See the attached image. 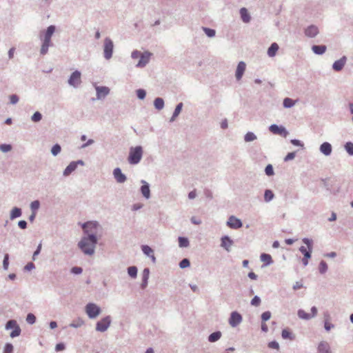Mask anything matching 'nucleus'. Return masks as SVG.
<instances>
[{"label": "nucleus", "instance_id": "1", "mask_svg": "<svg viewBox=\"0 0 353 353\" xmlns=\"http://www.w3.org/2000/svg\"><path fill=\"white\" fill-rule=\"evenodd\" d=\"M97 243V237L93 234H90L88 237L82 238L79 243V247L84 254L92 255L94 253Z\"/></svg>", "mask_w": 353, "mask_h": 353}, {"label": "nucleus", "instance_id": "2", "mask_svg": "<svg viewBox=\"0 0 353 353\" xmlns=\"http://www.w3.org/2000/svg\"><path fill=\"white\" fill-rule=\"evenodd\" d=\"M303 242L307 245V248L301 246L299 248V250L304 255L302 262L303 264L306 266L308 264L309 259L311 258V253L312 252V241L305 238L303 239Z\"/></svg>", "mask_w": 353, "mask_h": 353}, {"label": "nucleus", "instance_id": "3", "mask_svg": "<svg viewBox=\"0 0 353 353\" xmlns=\"http://www.w3.org/2000/svg\"><path fill=\"white\" fill-rule=\"evenodd\" d=\"M143 155V150L141 146H137L134 148H131L130 149L129 156H128V162L130 164H137L138 163Z\"/></svg>", "mask_w": 353, "mask_h": 353}, {"label": "nucleus", "instance_id": "4", "mask_svg": "<svg viewBox=\"0 0 353 353\" xmlns=\"http://www.w3.org/2000/svg\"><path fill=\"white\" fill-rule=\"evenodd\" d=\"M103 57L106 60L112 57L114 52V43L110 37H105L103 45Z\"/></svg>", "mask_w": 353, "mask_h": 353}, {"label": "nucleus", "instance_id": "5", "mask_svg": "<svg viewBox=\"0 0 353 353\" xmlns=\"http://www.w3.org/2000/svg\"><path fill=\"white\" fill-rule=\"evenodd\" d=\"M98 223L95 221H88L82 225L83 230L85 234H88V236H90V234H93L96 236L97 228H98Z\"/></svg>", "mask_w": 353, "mask_h": 353}, {"label": "nucleus", "instance_id": "6", "mask_svg": "<svg viewBox=\"0 0 353 353\" xmlns=\"http://www.w3.org/2000/svg\"><path fill=\"white\" fill-rule=\"evenodd\" d=\"M85 312L90 319L96 318L101 312V309L94 303H88L85 306Z\"/></svg>", "mask_w": 353, "mask_h": 353}, {"label": "nucleus", "instance_id": "7", "mask_svg": "<svg viewBox=\"0 0 353 353\" xmlns=\"http://www.w3.org/2000/svg\"><path fill=\"white\" fill-rule=\"evenodd\" d=\"M81 72L79 70H75L70 74L68 79V84L74 88L77 87L81 83Z\"/></svg>", "mask_w": 353, "mask_h": 353}, {"label": "nucleus", "instance_id": "8", "mask_svg": "<svg viewBox=\"0 0 353 353\" xmlns=\"http://www.w3.org/2000/svg\"><path fill=\"white\" fill-rule=\"evenodd\" d=\"M6 327L7 330L13 328L12 332L10 333V336L12 338H14V337H16V336H18L20 335L21 329L18 326V325L17 324V322L15 321L10 320V321H8V323H6Z\"/></svg>", "mask_w": 353, "mask_h": 353}, {"label": "nucleus", "instance_id": "9", "mask_svg": "<svg viewBox=\"0 0 353 353\" xmlns=\"http://www.w3.org/2000/svg\"><path fill=\"white\" fill-rule=\"evenodd\" d=\"M111 319L110 316H105L97 322L96 330L99 332H105L110 326Z\"/></svg>", "mask_w": 353, "mask_h": 353}, {"label": "nucleus", "instance_id": "10", "mask_svg": "<svg viewBox=\"0 0 353 353\" xmlns=\"http://www.w3.org/2000/svg\"><path fill=\"white\" fill-rule=\"evenodd\" d=\"M152 55V54L148 51L143 52L140 56L139 61L137 63L136 66L137 68H144L149 63Z\"/></svg>", "mask_w": 353, "mask_h": 353}, {"label": "nucleus", "instance_id": "11", "mask_svg": "<svg viewBox=\"0 0 353 353\" xmlns=\"http://www.w3.org/2000/svg\"><path fill=\"white\" fill-rule=\"evenodd\" d=\"M40 38L42 41L40 54L41 55H45L48 53L49 47L52 46L53 44L50 39L42 37V34L40 35Z\"/></svg>", "mask_w": 353, "mask_h": 353}, {"label": "nucleus", "instance_id": "12", "mask_svg": "<svg viewBox=\"0 0 353 353\" xmlns=\"http://www.w3.org/2000/svg\"><path fill=\"white\" fill-rule=\"evenodd\" d=\"M242 321L241 315L237 312H232L229 319V324L232 327H236Z\"/></svg>", "mask_w": 353, "mask_h": 353}, {"label": "nucleus", "instance_id": "13", "mask_svg": "<svg viewBox=\"0 0 353 353\" xmlns=\"http://www.w3.org/2000/svg\"><path fill=\"white\" fill-rule=\"evenodd\" d=\"M312 314L307 313L303 310H299L298 311V316L299 318L305 320H308L314 316H315L317 314V309L316 307H312L311 309Z\"/></svg>", "mask_w": 353, "mask_h": 353}, {"label": "nucleus", "instance_id": "14", "mask_svg": "<svg viewBox=\"0 0 353 353\" xmlns=\"http://www.w3.org/2000/svg\"><path fill=\"white\" fill-rule=\"evenodd\" d=\"M246 68V64L244 61H240L239 62L236 72H235V77L237 81H239L241 79Z\"/></svg>", "mask_w": 353, "mask_h": 353}, {"label": "nucleus", "instance_id": "15", "mask_svg": "<svg viewBox=\"0 0 353 353\" xmlns=\"http://www.w3.org/2000/svg\"><path fill=\"white\" fill-rule=\"evenodd\" d=\"M228 227L232 229H238L242 227V223L240 219L234 216H230L227 222Z\"/></svg>", "mask_w": 353, "mask_h": 353}, {"label": "nucleus", "instance_id": "16", "mask_svg": "<svg viewBox=\"0 0 353 353\" xmlns=\"http://www.w3.org/2000/svg\"><path fill=\"white\" fill-rule=\"evenodd\" d=\"M319 28L314 25H310L305 29L304 33L306 37L314 38L319 34Z\"/></svg>", "mask_w": 353, "mask_h": 353}, {"label": "nucleus", "instance_id": "17", "mask_svg": "<svg viewBox=\"0 0 353 353\" xmlns=\"http://www.w3.org/2000/svg\"><path fill=\"white\" fill-rule=\"evenodd\" d=\"M347 57L345 56H343L341 59L334 62L332 69L336 72L341 71L345 65Z\"/></svg>", "mask_w": 353, "mask_h": 353}, {"label": "nucleus", "instance_id": "18", "mask_svg": "<svg viewBox=\"0 0 353 353\" xmlns=\"http://www.w3.org/2000/svg\"><path fill=\"white\" fill-rule=\"evenodd\" d=\"M114 176L118 183H123L126 180L125 176L121 172L120 168H117L114 170Z\"/></svg>", "mask_w": 353, "mask_h": 353}, {"label": "nucleus", "instance_id": "19", "mask_svg": "<svg viewBox=\"0 0 353 353\" xmlns=\"http://www.w3.org/2000/svg\"><path fill=\"white\" fill-rule=\"evenodd\" d=\"M327 47L325 45H314L312 46L313 52L318 55L324 54L326 51Z\"/></svg>", "mask_w": 353, "mask_h": 353}, {"label": "nucleus", "instance_id": "20", "mask_svg": "<svg viewBox=\"0 0 353 353\" xmlns=\"http://www.w3.org/2000/svg\"><path fill=\"white\" fill-rule=\"evenodd\" d=\"M233 244V241L227 236L221 238V247L225 249L227 251H230V248Z\"/></svg>", "mask_w": 353, "mask_h": 353}, {"label": "nucleus", "instance_id": "21", "mask_svg": "<svg viewBox=\"0 0 353 353\" xmlns=\"http://www.w3.org/2000/svg\"><path fill=\"white\" fill-rule=\"evenodd\" d=\"M241 18L244 23L250 21L251 17L245 8H241L239 11Z\"/></svg>", "mask_w": 353, "mask_h": 353}, {"label": "nucleus", "instance_id": "22", "mask_svg": "<svg viewBox=\"0 0 353 353\" xmlns=\"http://www.w3.org/2000/svg\"><path fill=\"white\" fill-rule=\"evenodd\" d=\"M279 48V45L276 43H272L268 49V55L270 57H274L276 55Z\"/></svg>", "mask_w": 353, "mask_h": 353}, {"label": "nucleus", "instance_id": "23", "mask_svg": "<svg viewBox=\"0 0 353 353\" xmlns=\"http://www.w3.org/2000/svg\"><path fill=\"white\" fill-rule=\"evenodd\" d=\"M320 150L325 155H330L332 152V146L329 143L325 142L321 144Z\"/></svg>", "mask_w": 353, "mask_h": 353}, {"label": "nucleus", "instance_id": "24", "mask_svg": "<svg viewBox=\"0 0 353 353\" xmlns=\"http://www.w3.org/2000/svg\"><path fill=\"white\" fill-rule=\"evenodd\" d=\"M142 251L143 252V253L145 254H146L147 256H149L151 257L152 259V261L153 263H155L156 261V259L153 254V250L152 249L149 247L148 245H143L142 246Z\"/></svg>", "mask_w": 353, "mask_h": 353}, {"label": "nucleus", "instance_id": "25", "mask_svg": "<svg viewBox=\"0 0 353 353\" xmlns=\"http://www.w3.org/2000/svg\"><path fill=\"white\" fill-rule=\"evenodd\" d=\"M77 167V162H71L68 166L67 168L65 169L64 172H63V174L65 176H68L69 174H70L73 171H74L76 170Z\"/></svg>", "mask_w": 353, "mask_h": 353}, {"label": "nucleus", "instance_id": "26", "mask_svg": "<svg viewBox=\"0 0 353 353\" xmlns=\"http://www.w3.org/2000/svg\"><path fill=\"white\" fill-rule=\"evenodd\" d=\"M55 29L56 28L53 25L48 26L45 32L43 33V35H42V37L51 39L53 34L55 32Z\"/></svg>", "mask_w": 353, "mask_h": 353}, {"label": "nucleus", "instance_id": "27", "mask_svg": "<svg viewBox=\"0 0 353 353\" xmlns=\"http://www.w3.org/2000/svg\"><path fill=\"white\" fill-rule=\"evenodd\" d=\"M318 353H330L328 344L325 342L320 343L318 347Z\"/></svg>", "mask_w": 353, "mask_h": 353}, {"label": "nucleus", "instance_id": "28", "mask_svg": "<svg viewBox=\"0 0 353 353\" xmlns=\"http://www.w3.org/2000/svg\"><path fill=\"white\" fill-rule=\"evenodd\" d=\"M261 260L265 263V265H270L272 263V256L270 254L265 253H263L261 255Z\"/></svg>", "mask_w": 353, "mask_h": 353}, {"label": "nucleus", "instance_id": "29", "mask_svg": "<svg viewBox=\"0 0 353 353\" xmlns=\"http://www.w3.org/2000/svg\"><path fill=\"white\" fill-rule=\"evenodd\" d=\"M202 30L205 32V34L207 35V37L212 38L214 37L216 34V31L214 29H212L207 27H202Z\"/></svg>", "mask_w": 353, "mask_h": 353}, {"label": "nucleus", "instance_id": "30", "mask_svg": "<svg viewBox=\"0 0 353 353\" xmlns=\"http://www.w3.org/2000/svg\"><path fill=\"white\" fill-rule=\"evenodd\" d=\"M141 190L142 194L146 199H148L150 197V192L149 185L147 183H145L144 185H143L141 186Z\"/></svg>", "mask_w": 353, "mask_h": 353}, {"label": "nucleus", "instance_id": "31", "mask_svg": "<svg viewBox=\"0 0 353 353\" xmlns=\"http://www.w3.org/2000/svg\"><path fill=\"white\" fill-rule=\"evenodd\" d=\"M21 215V209L18 208H14L10 213V219H14L15 218L19 217Z\"/></svg>", "mask_w": 353, "mask_h": 353}, {"label": "nucleus", "instance_id": "32", "mask_svg": "<svg viewBox=\"0 0 353 353\" xmlns=\"http://www.w3.org/2000/svg\"><path fill=\"white\" fill-rule=\"evenodd\" d=\"M270 130L274 134H281L283 132L285 131L283 128H280L276 125H272L270 126Z\"/></svg>", "mask_w": 353, "mask_h": 353}, {"label": "nucleus", "instance_id": "33", "mask_svg": "<svg viewBox=\"0 0 353 353\" xmlns=\"http://www.w3.org/2000/svg\"><path fill=\"white\" fill-rule=\"evenodd\" d=\"M221 334L220 332H213L209 336V341L210 342H215L220 339Z\"/></svg>", "mask_w": 353, "mask_h": 353}, {"label": "nucleus", "instance_id": "34", "mask_svg": "<svg viewBox=\"0 0 353 353\" xmlns=\"http://www.w3.org/2000/svg\"><path fill=\"white\" fill-rule=\"evenodd\" d=\"M154 105L158 110H161L164 106V101L161 98H157L154 100Z\"/></svg>", "mask_w": 353, "mask_h": 353}, {"label": "nucleus", "instance_id": "35", "mask_svg": "<svg viewBox=\"0 0 353 353\" xmlns=\"http://www.w3.org/2000/svg\"><path fill=\"white\" fill-rule=\"evenodd\" d=\"M179 245L181 248H186L189 245V241L187 238L179 237Z\"/></svg>", "mask_w": 353, "mask_h": 353}, {"label": "nucleus", "instance_id": "36", "mask_svg": "<svg viewBox=\"0 0 353 353\" xmlns=\"http://www.w3.org/2000/svg\"><path fill=\"white\" fill-rule=\"evenodd\" d=\"M295 103L296 101L290 98H285L283 101V105L285 108H291L295 104Z\"/></svg>", "mask_w": 353, "mask_h": 353}, {"label": "nucleus", "instance_id": "37", "mask_svg": "<svg viewBox=\"0 0 353 353\" xmlns=\"http://www.w3.org/2000/svg\"><path fill=\"white\" fill-rule=\"evenodd\" d=\"M274 197V194L273 192L270 190H265V194H264V199H265V201H271Z\"/></svg>", "mask_w": 353, "mask_h": 353}, {"label": "nucleus", "instance_id": "38", "mask_svg": "<svg viewBox=\"0 0 353 353\" xmlns=\"http://www.w3.org/2000/svg\"><path fill=\"white\" fill-rule=\"evenodd\" d=\"M256 139V137L254 135V133L252 132H248L245 135V141L246 142H250V141H252L254 140H255Z\"/></svg>", "mask_w": 353, "mask_h": 353}, {"label": "nucleus", "instance_id": "39", "mask_svg": "<svg viewBox=\"0 0 353 353\" xmlns=\"http://www.w3.org/2000/svg\"><path fill=\"white\" fill-rule=\"evenodd\" d=\"M128 274L131 277L134 278V277H136L137 274V269L134 266H131V267L128 268Z\"/></svg>", "mask_w": 353, "mask_h": 353}, {"label": "nucleus", "instance_id": "40", "mask_svg": "<svg viewBox=\"0 0 353 353\" xmlns=\"http://www.w3.org/2000/svg\"><path fill=\"white\" fill-rule=\"evenodd\" d=\"M319 269L321 273H325L327 270V263L324 261H321Z\"/></svg>", "mask_w": 353, "mask_h": 353}, {"label": "nucleus", "instance_id": "41", "mask_svg": "<svg viewBox=\"0 0 353 353\" xmlns=\"http://www.w3.org/2000/svg\"><path fill=\"white\" fill-rule=\"evenodd\" d=\"M84 324L83 320L79 319L77 321H74L70 323V326L72 327H79Z\"/></svg>", "mask_w": 353, "mask_h": 353}, {"label": "nucleus", "instance_id": "42", "mask_svg": "<svg viewBox=\"0 0 353 353\" xmlns=\"http://www.w3.org/2000/svg\"><path fill=\"white\" fill-rule=\"evenodd\" d=\"M61 146L59 144H55L51 150V152L53 155L56 156L61 152Z\"/></svg>", "mask_w": 353, "mask_h": 353}, {"label": "nucleus", "instance_id": "43", "mask_svg": "<svg viewBox=\"0 0 353 353\" xmlns=\"http://www.w3.org/2000/svg\"><path fill=\"white\" fill-rule=\"evenodd\" d=\"M345 148L349 154L353 155V143H347L345 145Z\"/></svg>", "mask_w": 353, "mask_h": 353}, {"label": "nucleus", "instance_id": "44", "mask_svg": "<svg viewBox=\"0 0 353 353\" xmlns=\"http://www.w3.org/2000/svg\"><path fill=\"white\" fill-rule=\"evenodd\" d=\"M97 91L98 99H101V97H104L105 95L108 94L109 90H97Z\"/></svg>", "mask_w": 353, "mask_h": 353}, {"label": "nucleus", "instance_id": "45", "mask_svg": "<svg viewBox=\"0 0 353 353\" xmlns=\"http://www.w3.org/2000/svg\"><path fill=\"white\" fill-rule=\"evenodd\" d=\"M13 352V345L11 343H6L4 349L3 353H12Z\"/></svg>", "mask_w": 353, "mask_h": 353}, {"label": "nucleus", "instance_id": "46", "mask_svg": "<svg viewBox=\"0 0 353 353\" xmlns=\"http://www.w3.org/2000/svg\"><path fill=\"white\" fill-rule=\"evenodd\" d=\"M182 107H183V103H179L176 105V108L174 110V114H173V117H177L180 114V112H181V111L182 110Z\"/></svg>", "mask_w": 353, "mask_h": 353}, {"label": "nucleus", "instance_id": "47", "mask_svg": "<svg viewBox=\"0 0 353 353\" xmlns=\"http://www.w3.org/2000/svg\"><path fill=\"white\" fill-rule=\"evenodd\" d=\"M12 150V146L9 144H1L0 145V150L3 152H7Z\"/></svg>", "mask_w": 353, "mask_h": 353}, {"label": "nucleus", "instance_id": "48", "mask_svg": "<svg viewBox=\"0 0 353 353\" xmlns=\"http://www.w3.org/2000/svg\"><path fill=\"white\" fill-rule=\"evenodd\" d=\"M42 118L41 114L39 112H36L32 116V121L34 122H38Z\"/></svg>", "mask_w": 353, "mask_h": 353}, {"label": "nucleus", "instance_id": "49", "mask_svg": "<svg viewBox=\"0 0 353 353\" xmlns=\"http://www.w3.org/2000/svg\"><path fill=\"white\" fill-rule=\"evenodd\" d=\"M281 335H282V337H283V339H292V334H291V332H290L288 330H287V329H284V330H283Z\"/></svg>", "mask_w": 353, "mask_h": 353}, {"label": "nucleus", "instance_id": "50", "mask_svg": "<svg viewBox=\"0 0 353 353\" xmlns=\"http://www.w3.org/2000/svg\"><path fill=\"white\" fill-rule=\"evenodd\" d=\"M265 172L268 176L273 175L274 170H273V168H272V165H270V164L268 165L265 168Z\"/></svg>", "mask_w": 353, "mask_h": 353}, {"label": "nucleus", "instance_id": "51", "mask_svg": "<svg viewBox=\"0 0 353 353\" xmlns=\"http://www.w3.org/2000/svg\"><path fill=\"white\" fill-rule=\"evenodd\" d=\"M36 317L32 314H28L26 318V321L30 324H33L35 322Z\"/></svg>", "mask_w": 353, "mask_h": 353}, {"label": "nucleus", "instance_id": "52", "mask_svg": "<svg viewBox=\"0 0 353 353\" xmlns=\"http://www.w3.org/2000/svg\"><path fill=\"white\" fill-rule=\"evenodd\" d=\"M261 303V299L259 296H255L251 301V304L254 306H259Z\"/></svg>", "mask_w": 353, "mask_h": 353}, {"label": "nucleus", "instance_id": "53", "mask_svg": "<svg viewBox=\"0 0 353 353\" xmlns=\"http://www.w3.org/2000/svg\"><path fill=\"white\" fill-rule=\"evenodd\" d=\"M9 264V256L6 254L4 256V259L3 261V265L5 270H8Z\"/></svg>", "mask_w": 353, "mask_h": 353}, {"label": "nucleus", "instance_id": "54", "mask_svg": "<svg viewBox=\"0 0 353 353\" xmlns=\"http://www.w3.org/2000/svg\"><path fill=\"white\" fill-rule=\"evenodd\" d=\"M141 52L137 50H134L132 52L131 57L134 59H138L141 55Z\"/></svg>", "mask_w": 353, "mask_h": 353}, {"label": "nucleus", "instance_id": "55", "mask_svg": "<svg viewBox=\"0 0 353 353\" xmlns=\"http://www.w3.org/2000/svg\"><path fill=\"white\" fill-rule=\"evenodd\" d=\"M189 265H190V261L187 259H184L180 262V267L181 268H185L188 267Z\"/></svg>", "mask_w": 353, "mask_h": 353}, {"label": "nucleus", "instance_id": "56", "mask_svg": "<svg viewBox=\"0 0 353 353\" xmlns=\"http://www.w3.org/2000/svg\"><path fill=\"white\" fill-rule=\"evenodd\" d=\"M271 317V313L270 312H265L261 315V319L263 321H267Z\"/></svg>", "mask_w": 353, "mask_h": 353}, {"label": "nucleus", "instance_id": "57", "mask_svg": "<svg viewBox=\"0 0 353 353\" xmlns=\"http://www.w3.org/2000/svg\"><path fill=\"white\" fill-rule=\"evenodd\" d=\"M268 347L270 348H272V349H276V350H279V345L277 342L276 341H272V342H270L268 343Z\"/></svg>", "mask_w": 353, "mask_h": 353}, {"label": "nucleus", "instance_id": "58", "mask_svg": "<svg viewBox=\"0 0 353 353\" xmlns=\"http://www.w3.org/2000/svg\"><path fill=\"white\" fill-rule=\"evenodd\" d=\"M39 202L38 201H34L31 203V208L33 211H35L39 208Z\"/></svg>", "mask_w": 353, "mask_h": 353}, {"label": "nucleus", "instance_id": "59", "mask_svg": "<svg viewBox=\"0 0 353 353\" xmlns=\"http://www.w3.org/2000/svg\"><path fill=\"white\" fill-rule=\"evenodd\" d=\"M295 157V153L294 152H290L288 153L286 157H285L284 160L285 161H290L293 159Z\"/></svg>", "mask_w": 353, "mask_h": 353}, {"label": "nucleus", "instance_id": "60", "mask_svg": "<svg viewBox=\"0 0 353 353\" xmlns=\"http://www.w3.org/2000/svg\"><path fill=\"white\" fill-rule=\"evenodd\" d=\"M14 52H15V48H14V47L11 48L8 50V58H9L10 59H13Z\"/></svg>", "mask_w": 353, "mask_h": 353}, {"label": "nucleus", "instance_id": "61", "mask_svg": "<svg viewBox=\"0 0 353 353\" xmlns=\"http://www.w3.org/2000/svg\"><path fill=\"white\" fill-rule=\"evenodd\" d=\"M71 271L72 273L78 274L82 272V268L79 267H74L72 268Z\"/></svg>", "mask_w": 353, "mask_h": 353}, {"label": "nucleus", "instance_id": "62", "mask_svg": "<svg viewBox=\"0 0 353 353\" xmlns=\"http://www.w3.org/2000/svg\"><path fill=\"white\" fill-rule=\"evenodd\" d=\"M10 103L15 104L18 102L19 98L17 95H12L10 97Z\"/></svg>", "mask_w": 353, "mask_h": 353}, {"label": "nucleus", "instance_id": "63", "mask_svg": "<svg viewBox=\"0 0 353 353\" xmlns=\"http://www.w3.org/2000/svg\"><path fill=\"white\" fill-rule=\"evenodd\" d=\"M137 96L139 99H143L145 96V92L144 90H139Z\"/></svg>", "mask_w": 353, "mask_h": 353}, {"label": "nucleus", "instance_id": "64", "mask_svg": "<svg viewBox=\"0 0 353 353\" xmlns=\"http://www.w3.org/2000/svg\"><path fill=\"white\" fill-rule=\"evenodd\" d=\"M302 288H303V284L301 282H299V281L296 282L294 283V285H293V289L294 290H299V289H301Z\"/></svg>", "mask_w": 353, "mask_h": 353}]
</instances>
